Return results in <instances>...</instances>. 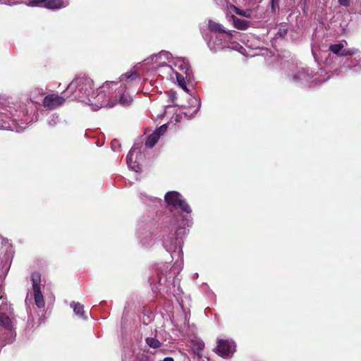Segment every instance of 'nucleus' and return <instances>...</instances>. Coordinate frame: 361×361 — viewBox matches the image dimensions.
Listing matches in <instances>:
<instances>
[{
	"instance_id": "nucleus-4",
	"label": "nucleus",
	"mask_w": 361,
	"mask_h": 361,
	"mask_svg": "<svg viewBox=\"0 0 361 361\" xmlns=\"http://www.w3.org/2000/svg\"><path fill=\"white\" fill-rule=\"evenodd\" d=\"M92 87L93 81L90 78L79 77L73 80L62 94H65L66 98L86 102L89 104V99H92V94L90 92Z\"/></svg>"
},
{
	"instance_id": "nucleus-15",
	"label": "nucleus",
	"mask_w": 361,
	"mask_h": 361,
	"mask_svg": "<svg viewBox=\"0 0 361 361\" xmlns=\"http://www.w3.org/2000/svg\"><path fill=\"white\" fill-rule=\"evenodd\" d=\"M166 130L167 125L164 124L149 135L145 142L146 147L149 148L153 147L159 140V137L166 132Z\"/></svg>"
},
{
	"instance_id": "nucleus-26",
	"label": "nucleus",
	"mask_w": 361,
	"mask_h": 361,
	"mask_svg": "<svg viewBox=\"0 0 361 361\" xmlns=\"http://www.w3.org/2000/svg\"><path fill=\"white\" fill-rule=\"evenodd\" d=\"M59 121V116L56 114H51L47 119V123L50 127H54Z\"/></svg>"
},
{
	"instance_id": "nucleus-11",
	"label": "nucleus",
	"mask_w": 361,
	"mask_h": 361,
	"mask_svg": "<svg viewBox=\"0 0 361 361\" xmlns=\"http://www.w3.org/2000/svg\"><path fill=\"white\" fill-rule=\"evenodd\" d=\"M235 343L233 340L219 339L215 352L224 358H228L233 356L235 352Z\"/></svg>"
},
{
	"instance_id": "nucleus-24",
	"label": "nucleus",
	"mask_w": 361,
	"mask_h": 361,
	"mask_svg": "<svg viewBox=\"0 0 361 361\" xmlns=\"http://www.w3.org/2000/svg\"><path fill=\"white\" fill-rule=\"evenodd\" d=\"M140 241L142 246L147 247L153 244L154 239L152 234L150 233H147L145 236L140 239Z\"/></svg>"
},
{
	"instance_id": "nucleus-22",
	"label": "nucleus",
	"mask_w": 361,
	"mask_h": 361,
	"mask_svg": "<svg viewBox=\"0 0 361 361\" xmlns=\"http://www.w3.org/2000/svg\"><path fill=\"white\" fill-rule=\"evenodd\" d=\"M190 104H194L195 109H193L192 112L190 113V111L185 112V114L188 116L189 114H190V116H192L193 115L196 114L197 111L200 110V99L197 97H193L190 99Z\"/></svg>"
},
{
	"instance_id": "nucleus-21",
	"label": "nucleus",
	"mask_w": 361,
	"mask_h": 361,
	"mask_svg": "<svg viewBox=\"0 0 361 361\" xmlns=\"http://www.w3.org/2000/svg\"><path fill=\"white\" fill-rule=\"evenodd\" d=\"M137 78V74L135 71H130L123 74L120 78V82L128 81V82L135 80Z\"/></svg>"
},
{
	"instance_id": "nucleus-36",
	"label": "nucleus",
	"mask_w": 361,
	"mask_h": 361,
	"mask_svg": "<svg viewBox=\"0 0 361 361\" xmlns=\"http://www.w3.org/2000/svg\"><path fill=\"white\" fill-rule=\"evenodd\" d=\"M142 361H151L149 358H147L146 357L145 360H143Z\"/></svg>"
},
{
	"instance_id": "nucleus-32",
	"label": "nucleus",
	"mask_w": 361,
	"mask_h": 361,
	"mask_svg": "<svg viewBox=\"0 0 361 361\" xmlns=\"http://www.w3.org/2000/svg\"><path fill=\"white\" fill-rule=\"evenodd\" d=\"M204 348V343L202 341H199L197 343V349L202 351Z\"/></svg>"
},
{
	"instance_id": "nucleus-14",
	"label": "nucleus",
	"mask_w": 361,
	"mask_h": 361,
	"mask_svg": "<svg viewBox=\"0 0 361 361\" xmlns=\"http://www.w3.org/2000/svg\"><path fill=\"white\" fill-rule=\"evenodd\" d=\"M347 45L345 40H342L337 44H333L329 46V50L334 54L338 56H352L357 52V49L355 48L345 49Z\"/></svg>"
},
{
	"instance_id": "nucleus-7",
	"label": "nucleus",
	"mask_w": 361,
	"mask_h": 361,
	"mask_svg": "<svg viewBox=\"0 0 361 361\" xmlns=\"http://www.w3.org/2000/svg\"><path fill=\"white\" fill-rule=\"evenodd\" d=\"M173 57L171 53L166 51H161L157 54H154L150 58V63L152 68L159 71V76L164 77L166 75L165 68L171 64Z\"/></svg>"
},
{
	"instance_id": "nucleus-33",
	"label": "nucleus",
	"mask_w": 361,
	"mask_h": 361,
	"mask_svg": "<svg viewBox=\"0 0 361 361\" xmlns=\"http://www.w3.org/2000/svg\"><path fill=\"white\" fill-rule=\"evenodd\" d=\"M116 143H117V141L116 140H114L112 142V144H111V147L113 148V149L114 151H118V149H116L115 146H116Z\"/></svg>"
},
{
	"instance_id": "nucleus-27",
	"label": "nucleus",
	"mask_w": 361,
	"mask_h": 361,
	"mask_svg": "<svg viewBox=\"0 0 361 361\" xmlns=\"http://www.w3.org/2000/svg\"><path fill=\"white\" fill-rule=\"evenodd\" d=\"M233 11L235 12L236 14H238L239 16H244L246 18L250 17V11H245L241 10L236 6H233Z\"/></svg>"
},
{
	"instance_id": "nucleus-13",
	"label": "nucleus",
	"mask_w": 361,
	"mask_h": 361,
	"mask_svg": "<svg viewBox=\"0 0 361 361\" xmlns=\"http://www.w3.org/2000/svg\"><path fill=\"white\" fill-rule=\"evenodd\" d=\"M11 307L4 305L0 306V324L6 329L11 331L13 328V317Z\"/></svg>"
},
{
	"instance_id": "nucleus-16",
	"label": "nucleus",
	"mask_w": 361,
	"mask_h": 361,
	"mask_svg": "<svg viewBox=\"0 0 361 361\" xmlns=\"http://www.w3.org/2000/svg\"><path fill=\"white\" fill-rule=\"evenodd\" d=\"M140 149L136 147H133L126 157V163L128 166L132 171L138 172L140 171V164L136 161L133 160V156L135 153H140Z\"/></svg>"
},
{
	"instance_id": "nucleus-30",
	"label": "nucleus",
	"mask_w": 361,
	"mask_h": 361,
	"mask_svg": "<svg viewBox=\"0 0 361 361\" xmlns=\"http://www.w3.org/2000/svg\"><path fill=\"white\" fill-rule=\"evenodd\" d=\"M271 6L272 8V11L274 12L276 11L277 8H279V0H271Z\"/></svg>"
},
{
	"instance_id": "nucleus-20",
	"label": "nucleus",
	"mask_w": 361,
	"mask_h": 361,
	"mask_svg": "<svg viewBox=\"0 0 361 361\" xmlns=\"http://www.w3.org/2000/svg\"><path fill=\"white\" fill-rule=\"evenodd\" d=\"M234 26L241 30H245L248 28L250 23L247 20L240 19L235 16H232Z\"/></svg>"
},
{
	"instance_id": "nucleus-10",
	"label": "nucleus",
	"mask_w": 361,
	"mask_h": 361,
	"mask_svg": "<svg viewBox=\"0 0 361 361\" xmlns=\"http://www.w3.org/2000/svg\"><path fill=\"white\" fill-rule=\"evenodd\" d=\"M207 45L210 50L216 52L219 50L224 48H228L231 49H238L239 44L235 42H231V39L226 37V34H218L216 35L214 40H209L207 42Z\"/></svg>"
},
{
	"instance_id": "nucleus-25",
	"label": "nucleus",
	"mask_w": 361,
	"mask_h": 361,
	"mask_svg": "<svg viewBox=\"0 0 361 361\" xmlns=\"http://www.w3.org/2000/svg\"><path fill=\"white\" fill-rule=\"evenodd\" d=\"M146 343L152 348H158L161 345V343L155 338L148 337L145 340Z\"/></svg>"
},
{
	"instance_id": "nucleus-23",
	"label": "nucleus",
	"mask_w": 361,
	"mask_h": 361,
	"mask_svg": "<svg viewBox=\"0 0 361 361\" xmlns=\"http://www.w3.org/2000/svg\"><path fill=\"white\" fill-rule=\"evenodd\" d=\"M47 0H27L25 4L31 7H44L46 8Z\"/></svg>"
},
{
	"instance_id": "nucleus-1",
	"label": "nucleus",
	"mask_w": 361,
	"mask_h": 361,
	"mask_svg": "<svg viewBox=\"0 0 361 361\" xmlns=\"http://www.w3.org/2000/svg\"><path fill=\"white\" fill-rule=\"evenodd\" d=\"M133 102V97L126 92L119 82L106 81L97 91L92 93V99H89V105L93 110L100 108H112L116 104L123 106H129Z\"/></svg>"
},
{
	"instance_id": "nucleus-5",
	"label": "nucleus",
	"mask_w": 361,
	"mask_h": 361,
	"mask_svg": "<svg viewBox=\"0 0 361 361\" xmlns=\"http://www.w3.org/2000/svg\"><path fill=\"white\" fill-rule=\"evenodd\" d=\"M166 77L170 80L176 79L178 85L188 92L187 80L192 78V71L188 61L183 58L173 59L171 64L165 68Z\"/></svg>"
},
{
	"instance_id": "nucleus-3",
	"label": "nucleus",
	"mask_w": 361,
	"mask_h": 361,
	"mask_svg": "<svg viewBox=\"0 0 361 361\" xmlns=\"http://www.w3.org/2000/svg\"><path fill=\"white\" fill-rule=\"evenodd\" d=\"M191 225V216L178 214L175 217L162 236V243L167 252H175L178 249V255H180L183 238L187 234V228Z\"/></svg>"
},
{
	"instance_id": "nucleus-19",
	"label": "nucleus",
	"mask_w": 361,
	"mask_h": 361,
	"mask_svg": "<svg viewBox=\"0 0 361 361\" xmlns=\"http://www.w3.org/2000/svg\"><path fill=\"white\" fill-rule=\"evenodd\" d=\"M71 307L73 308L75 314L79 318L82 319H86L87 318L84 311V306L80 302H72L71 303Z\"/></svg>"
},
{
	"instance_id": "nucleus-2",
	"label": "nucleus",
	"mask_w": 361,
	"mask_h": 361,
	"mask_svg": "<svg viewBox=\"0 0 361 361\" xmlns=\"http://www.w3.org/2000/svg\"><path fill=\"white\" fill-rule=\"evenodd\" d=\"M2 105L0 129L20 133L32 121L26 103H20L10 99L2 102Z\"/></svg>"
},
{
	"instance_id": "nucleus-29",
	"label": "nucleus",
	"mask_w": 361,
	"mask_h": 361,
	"mask_svg": "<svg viewBox=\"0 0 361 361\" xmlns=\"http://www.w3.org/2000/svg\"><path fill=\"white\" fill-rule=\"evenodd\" d=\"M340 6L343 7H349L350 6L351 0H338Z\"/></svg>"
},
{
	"instance_id": "nucleus-35",
	"label": "nucleus",
	"mask_w": 361,
	"mask_h": 361,
	"mask_svg": "<svg viewBox=\"0 0 361 361\" xmlns=\"http://www.w3.org/2000/svg\"><path fill=\"white\" fill-rule=\"evenodd\" d=\"M162 361H173V359L170 357H165Z\"/></svg>"
},
{
	"instance_id": "nucleus-12",
	"label": "nucleus",
	"mask_w": 361,
	"mask_h": 361,
	"mask_svg": "<svg viewBox=\"0 0 361 361\" xmlns=\"http://www.w3.org/2000/svg\"><path fill=\"white\" fill-rule=\"evenodd\" d=\"M66 96L58 94H50L44 97L43 106L44 108L52 110L63 106L66 102Z\"/></svg>"
},
{
	"instance_id": "nucleus-34",
	"label": "nucleus",
	"mask_w": 361,
	"mask_h": 361,
	"mask_svg": "<svg viewBox=\"0 0 361 361\" xmlns=\"http://www.w3.org/2000/svg\"><path fill=\"white\" fill-rule=\"evenodd\" d=\"M116 143H117V141L116 140H114L112 142V144H111V147L113 148V149L114 151H118V149H116L115 146H116Z\"/></svg>"
},
{
	"instance_id": "nucleus-8",
	"label": "nucleus",
	"mask_w": 361,
	"mask_h": 361,
	"mask_svg": "<svg viewBox=\"0 0 361 361\" xmlns=\"http://www.w3.org/2000/svg\"><path fill=\"white\" fill-rule=\"evenodd\" d=\"M293 82L301 85H311L316 83L317 78H314L312 71L308 68L297 67L295 71L289 75Z\"/></svg>"
},
{
	"instance_id": "nucleus-28",
	"label": "nucleus",
	"mask_w": 361,
	"mask_h": 361,
	"mask_svg": "<svg viewBox=\"0 0 361 361\" xmlns=\"http://www.w3.org/2000/svg\"><path fill=\"white\" fill-rule=\"evenodd\" d=\"M287 32H288L287 27H286L285 26H283L279 28V31L276 34V38L283 37L287 34Z\"/></svg>"
},
{
	"instance_id": "nucleus-9",
	"label": "nucleus",
	"mask_w": 361,
	"mask_h": 361,
	"mask_svg": "<svg viewBox=\"0 0 361 361\" xmlns=\"http://www.w3.org/2000/svg\"><path fill=\"white\" fill-rule=\"evenodd\" d=\"M164 199L166 202L173 208H178L188 214H190L192 212L190 205L183 196L176 191H170L166 192L164 196ZM189 216H190L189 215Z\"/></svg>"
},
{
	"instance_id": "nucleus-17",
	"label": "nucleus",
	"mask_w": 361,
	"mask_h": 361,
	"mask_svg": "<svg viewBox=\"0 0 361 361\" xmlns=\"http://www.w3.org/2000/svg\"><path fill=\"white\" fill-rule=\"evenodd\" d=\"M209 29L211 32L218 34H226V37L229 39L232 38V33L231 31L226 30L223 25L212 20H209Z\"/></svg>"
},
{
	"instance_id": "nucleus-6",
	"label": "nucleus",
	"mask_w": 361,
	"mask_h": 361,
	"mask_svg": "<svg viewBox=\"0 0 361 361\" xmlns=\"http://www.w3.org/2000/svg\"><path fill=\"white\" fill-rule=\"evenodd\" d=\"M31 281L32 285L33 294L27 293L25 298L26 305L28 302H32V296L35 299V303L38 308H43L44 307L45 302L44 300L43 295L41 291V275L38 272H34L31 275Z\"/></svg>"
},
{
	"instance_id": "nucleus-31",
	"label": "nucleus",
	"mask_w": 361,
	"mask_h": 361,
	"mask_svg": "<svg viewBox=\"0 0 361 361\" xmlns=\"http://www.w3.org/2000/svg\"><path fill=\"white\" fill-rule=\"evenodd\" d=\"M0 3L1 4H6V5H9V6H12V5H16L17 4L23 3V1H20V2H11L10 1L0 0Z\"/></svg>"
},
{
	"instance_id": "nucleus-18",
	"label": "nucleus",
	"mask_w": 361,
	"mask_h": 361,
	"mask_svg": "<svg viewBox=\"0 0 361 361\" xmlns=\"http://www.w3.org/2000/svg\"><path fill=\"white\" fill-rule=\"evenodd\" d=\"M69 3V0H47L46 8L60 9L67 7Z\"/></svg>"
}]
</instances>
